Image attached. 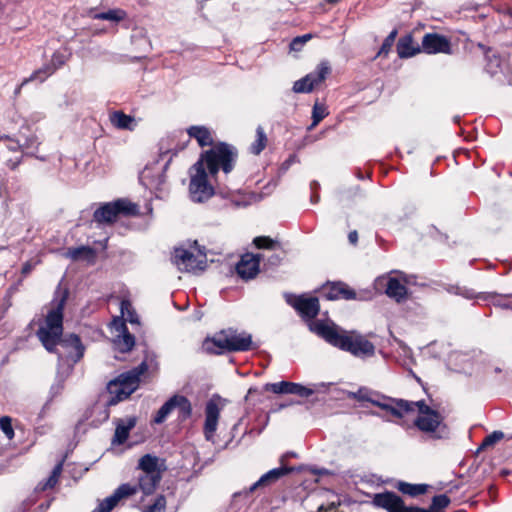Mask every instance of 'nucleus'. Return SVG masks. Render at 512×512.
<instances>
[{
	"mask_svg": "<svg viewBox=\"0 0 512 512\" xmlns=\"http://www.w3.org/2000/svg\"><path fill=\"white\" fill-rule=\"evenodd\" d=\"M127 17V13L123 9H110L105 12H91V18L97 20H105L113 23L123 21Z\"/></svg>",
	"mask_w": 512,
	"mask_h": 512,
	"instance_id": "nucleus-35",
	"label": "nucleus"
},
{
	"mask_svg": "<svg viewBox=\"0 0 512 512\" xmlns=\"http://www.w3.org/2000/svg\"><path fill=\"white\" fill-rule=\"evenodd\" d=\"M66 256L72 260H91L95 257V252L89 246H80L69 249L66 253Z\"/></svg>",
	"mask_w": 512,
	"mask_h": 512,
	"instance_id": "nucleus-37",
	"label": "nucleus"
},
{
	"mask_svg": "<svg viewBox=\"0 0 512 512\" xmlns=\"http://www.w3.org/2000/svg\"><path fill=\"white\" fill-rule=\"evenodd\" d=\"M309 329L330 345L357 358L366 359L375 355V345L357 331H345L333 323L320 320L310 322Z\"/></svg>",
	"mask_w": 512,
	"mask_h": 512,
	"instance_id": "nucleus-2",
	"label": "nucleus"
},
{
	"mask_svg": "<svg viewBox=\"0 0 512 512\" xmlns=\"http://www.w3.org/2000/svg\"><path fill=\"white\" fill-rule=\"evenodd\" d=\"M136 425V418L130 417L126 420H119L115 429L114 437L112 440L113 444L121 445L123 444L131 431Z\"/></svg>",
	"mask_w": 512,
	"mask_h": 512,
	"instance_id": "nucleus-30",
	"label": "nucleus"
},
{
	"mask_svg": "<svg viewBox=\"0 0 512 512\" xmlns=\"http://www.w3.org/2000/svg\"><path fill=\"white\" fill-rule=\"evenodd\" d=\"M137 213V205L125 200L118 199L101 205L95 210L93 219L98 224H112L119 215H135Z\"/></svg>",
	"mask_w": 512,
	"mask_h": 512,
	"instance_id": "nucleus-8",
	"label": "nucleus"
},
{
	"mask_svg": "<svg viewBox=\"0 0 512 512\" xmlns=\"http://www.w3.org/2000/svg\"><path fill=\"white\" fill-rule=\"evenodd\" d=\"M165 506H166L165 497L160 495L155 499L153 504L148 505L145 508L144 512H162V511H164Z\"/></svg>",
	"mask_w": 512,
	"mask_h": 512,
	"instance_id": "nucleus-48",
	"label": "nucleus"
},
{
	"mask_svg": "<svg viewBox=\"0 0 512 512\" xmlns=\"http://www.w3.org/2000/svg\"><path fill=\"white\" fill-rule=\"evenodd\" d=\"M237 274L243 279H252L259 272V255H245L236 265Z\"/></svg>",
	"mask_w": 512,
	"mask_h": 512,
	"instance_id": "nucleus-23",
	"label": "nucleus"
},
{
	"mask_svg": "<svg viewBox=\"0 0 512 512\" xmlns=\"http://www.w3.org/2000/svg\"><path fill=\"white\" fill-rule=\"evenodd\" d=\"M190 198L193 202L202 203L214 195V188L208 182V173L202 162H196L190 168Z\"/></svg>",
	"mask_w": 512,
	"mask_h": 512,
	"instance_id": "nucleus-7",
	"label": "nucleus"
},
{
	"mask_svg": "<svg viewBox=\"0 0 512 512\" xmlns=\"http://www.w3.org/2000/svg\"><path fill=\"white\" fill-rule=\"evenodd\" d=\"M237 158L238 151L234 146L219 143L203 152L197 162H202L209 174L216 176L220 170L229 174L234 169Z\"/></svg>",
	"mask_w": 512,
	"mask_h": 512,
	"instance_id": "nucleus-4",
	"label": "nucleus"
},
{
	"mask_svg": "<svg viewBox=\"0 0 512 512\" xmlns=\"http://www.w3.org/2000/svg\"><path fill=\"white\" fill-rule=\"evenodd\" d=\"M317 512H337V510L335 504L331 503L328 507L321 505Z\"/></svg>",
	"mask_w": 512,
	"mask_h": 512,
	"instance_id": "nucleus-55",
	"label": "nucleus"
},
{
	"mask_svg": "<svg viewBox=\"0 0 512 512\" xmlns=\"http://www.w3.org/2000/svg\"><path fill=\"white\" fill-rule=\"evenodd\" d=\"M64 56L61 54H54L51 59V63L43 66L42 68L34 71L30 77L25 78L21 84L16 88L15 94H19L20 90L23 86L31 81H38L39 83L43 82L48 76L53 74L56 69L61 67L64 64Z\"/></svg>",
	"mask_w": 512,
	"mask_h": 512,
	"instance_id": "nucleus-17",
	"label": "nucleus"
},
{
	"mask_svg": "<svg viewBox=\"0 0 512 512\" xmlns=\"http://www.w3.org/2000/svg\"><path fill=\"white\" fill-rule=\"evenodd\" d=\"M175 409H178L179 416L185 420L192 414V406L190 401L182 395H174Z\"/></svg>",
	"mask_w": 512,
	"mask_h": 512,
	"instance_id": "nucleus-38",
	"label": "nucleus"
},
{
	"mask_svg": "<svg viewBox=\"0 0 512 512\" xmlns=\"http://www.w3.org/2000/svg\"><path fill=\"white\" fill-rule=\"evenodd\" d=\"M0 160L6 163L11 169L19 165V144L15 139L0 135Z\"/></svg>",
	"mask_w": 512,
	"mask_h": 512,
	"instance_id": "nucleus-16",
	"label": "nucleus"
},
{
	"mask_svg": "<svg viewBox=\"0 0 512 512\" xmlns=\"http://www.w3.org/2000/svg\"><path fill=\"white\" fill-rule=\"evenodd\" d=\"M62 472V463H58L52 470V474L54 476H57L59 478L60 474Z\"/></svg>",
	"mask_w": 512,
	"mask_h": 512,
	"instance_id": "nucleus-57",
	"label": "nucleus"
},
{
	"mask_svg": "<svg viewBox=\"0 0 512 512\" xmlns=\"http://www.w3.org/2000/svg\"><path fill=\"white\" fill-rule=\"evenodd\" d=\"M219 194L224 197V198H229L231 200V202L237 206V207H240V206H246L248 205V202L247 201H244V200H238L237 199V195L231 193L230 191H223V190H219Z\"/></svg>",
	"mask_w": 512,
	"mask_h": 512,
	"instance_id": "nucleus-51",
	"label": "nucleus"
},
{
	"mask_svg": "<svg viewBox=\"0 0 512 512\" xmlns=\"http://www.w3.org/2000/svg\"><path fill=\"white\" fill-rule=\"evenodd\" d=\"M331 73V67L327 61H322L314 71L297 80L293 85L295 93H309L321 84Z\"/></svg>",
	"mask_w": 512,
	"mask_h": 512,
	"instance_id": "nucleus-10",
	"label": "nucleus"
},
{
	"mask_svg": "<svg viewBox=\"0 0 512 512\" xmlns=\"http://www.w3.org/2000/svg\"><path fill=\"white\" fill-rule=\"evenodd\" d=\"M490 294L493 295V297H490L487 301L493 299L492 303L495 306L500 307L502 309L512 310V302H507V301H503L501 299H496V294H494V293H490Z\"/></svg>",
	"mask_w": 512,
	"mask_h": 512,
	"instance_id": "nucleus-52",
	"label": "nucleus"
},
{
	"mask_svg": "<svg viewBox=\"0 0 512 512\" xmlns=\"http://www.w3.org/2000/svg\"><path fill=\"white\" fill-rule=\"evenodd\" d=\"M162 475L141 474L138 477V483L131 487L136 489V493L141 491L144 495H151L154 493L156 487L160 483Z\"/></svg>",
	"mask_w": 512,
	"mask_h": 512,
	"instance_id": "nucleus-28",
	"label": "nucleus"
},
{
	"mask_svg": "<svg viewBox=\"0 0 512 512\" xmlns=\"http://www.w3.org/2000/svg\"><path fill=\"white\" fill-rule=\"evenodd\" d=\"M50 506V502H47V503H42L40 506H39V509L44 512L46 511Z\"/></svg>",
	"mask_w": 512,
	"mask_h": 512,
	"instance_id": "nucleus-58",
	"label": "nucleus"
},
{
	"mask_svg": "<svg viewBox=\"0 0 512 512\" xmlns=\"http://www.w3.org/2000/svg\"><path fill=\"white\" fill-rule=\"evenodd\" d=\"M330 3H336L338 0H328Z\"/></svg>",
	"mask_w": 512,
	"mask_h": 512,
	"instance_id": "nucleus-63",
	"label": "nucleus"
},
{
	"mask_svg": "<svg viewBox=\"0 0 512 512\" xmlns=\"http://www.w3.org/2000/svg\"><path fill=\"white\" fill-rule=\"evenodd\" d=\"M328 115L327 109L324 105L315 103L312 109V124L309 126V130L316 127L326 116Z\"/></svg>",
	"mask_w": 512,
	"mask_h": 512,
	"instance_id": "nucleus-42",
	"label": "nucleus"
},
{
	"mask_svg": "<svg viewBox=\"0 0 512 512\" xmlns=\"http://www.w3.org/2000/svg\"><path fill=\"white\" fill-rule=\"evenodd\" d=\"M172 262L180 271H203L206 265V256L202 254L196 255L184 248H176L172 256Z\"/></svg>",
	"mask_w": 512,
	"mask_h": 512,
	"instance_id": "nucleus-9",
	"label": "nucleus"
},
{
	"mask_svg": "<svg viewBox=\"0 0 512 512\" xmlns=\"http://www.w3.org/2000/svg\"><path fill=\"white\" fill-rule=\"evenodd\" d=\"M187 133L191 138L196 139L201 147L213 144L211 131L205 126H191L187 129Z\"/></svg>",
	"mask_w": 512,
	"mask_h": 512,
	"instance_id": "nucleus-32",
	"label": "nucleus"
},
{
	"mask_svg": "<svg viewBox=\"0 0 512 512\" xmlns=\"http://www.w3.org/2000/svg\"><path fill=\"white\" fill-rule=\"evenodd\" d=\"M264 389L266 391H272L275 394H293L304 398L313 395L316 391L314 388L288 381L267 383L265 384Z\"/></svg>",
	"mask_w": 512,
	"mask_h": 512,
	"instance_id": "nucleus-14",
	"label": "nucleus"
},
{
	"mask_svg": "<svg viewBox=\"0 0 512 512\" xmlns=\"http://www.w3.org/2000/svg\"><path fill=\"white\" fill-rule=\"evenodd\" d=\"M135 494L136 489L131 487L130 483L122 484L114 491L111 496L100 501L97 508H95L92 512H110L121 499Z\"/></svg>",
	"mask_w": 512,
	"mask_h": 512,
	"instance_id": "nucleus-18",
	"label": "nucleus"
},
{
	"mask_svg": "<svg viewBox=\"0 0 512 512\" xmlns=\"http://www.w3.org/2000/svg\"><path fill=\"white\" fill-rule=\"evenodd\" d=\"M253 243L259 249H267L273 251V253L267 258V261L270 265L277 266L281 263L285 252L278 241H275L267 236H259L253 240Z\"/></svg>",
	"mask_w": 512,
	"mask_h": 512,
	"instance_id": "nucleus-19",
	"label": "nucleus"
},
{
	"mask_svg": "<svg viewBox=\"0 0 512 512\" xmlns=\"http://www.w3.org/2000/svg\"><path fill=\"white\" fill-rule=\"evenodd\" d=\"M291 305L300 313L303 318L314 319L319 312V301L316 297L299 296Z\"/></svg>",
	"mask_w": 512,
	"mask_h": 512,
	"instance_id": "nucleus-22",
	"label": "nucleus"
},
{
	"mask_svg": "<svg viewBox=\"0 0 512 512\" xmlns=\"http://www.w3.org/2000/svg\"><path fill=\"white\" fill-rule=\"evenodd\" d=\"M421 51L427 54H451V43L443 35L428 33L422 38Z\"/></svg>",
	"mask_w": 512,
	"mask_h": 512,
	"instance_id": "nucleus-15",
	"label": "nucleus"
},
{
	"mask_svg": "<svg viewBox=\"0 0 512 512\" xmlns=\"http://www.w3.org/2000/svg\"><path fill=\"white\" fill-rule=\"evenodd\" d=\"M311 38V34H304L302 36L295 37L290 43V49L293 51H300L303 45Z\"/></svg>",
	"mask_w": 512,
	"mask_h": 512,
	"instance_id": "nucleus-49",
	"label": "nucleus"
},
{
	"mask_svg": "<svg viewBox=\"0 0 512 512\" xmlns=\"http://www.w3.org/2000/svg\"><path fill=\"white\" fill-rule=\"evenodd\" d=\"M204 347L208 352L222 354L226 351H248L252 348V336L246 332L238 333L233 329L222 330L212 339H207Z\"/></svg>",
	"mask_w": 512,
	"mask_h": 512,
	"instance_id": "nucleus-6",
	"label": "nucleus"
},
{
	"mask_svg": "<svg viewBox=\"0 0 512 512\" xmlns=\"http://www.w3.org/2000/svg\"><path fill=\"white\" fill-rule=\"evenodd\" d=\"M137 468L142 471V474L162 475L166 469L164 461L159 457L151 454L143 455L139 461Z\"/></svg>",
	"mask_w": 512,
	"mask_h": 512,
	"instance_id": "nucleus-24",
	"label": "nucleus"
},
{
	"mask_svg": "<svg viewBox=\"0 0 512 512\" xmlns=\"http://www.w3.org/2000/svg\"><path fill=\"white\" fill-rule=\"evenodd\" d=\"M0 429L8 440H12L15 436L14 429L12 427V418L9 416L0 417Z\"/></svg>",
	"mask_w": 512,
	"mask_h": 512,
	"instance_id": "nucleus-45",
	"label": "nucleus"
},
{
	"mask_svg": "<svg viewBox=\"0 0 512 512\" xmlns=\"http://www.w3.org/2000/svg\"><path fill=\"white\" fill-rule=\"evenodd\" d=\"M318 186H319V184H318L316 181H313V182L311 183V189H312V190L316 189Z\"/></svg>",
	"mask_w": 512,
	"mask_h": 512,
	"instance_id": "nucleus-59",
	"label": "nucleus"
},
{
	"mask_svg": "<svg viewBox=\"0 0 512 512\" xmlns=\"http://www.w3.org/2000/svg\"><path fill=\"white\" fill-rule=\"evenodd\" d=\"M421 52V47L414 46L413 37L406 35L401 37L397 43V53L400 58H409Z\"/></svg>",
	"mask_w": 512,
	"mask_h": 512,
	"instance_id": "nucleus-31",
	"label": "nucleus"
},
{
	"mask_svg": "<svg viewBox=\"0 0 512 512\" xmlns=\"http://www.w3.org/2000/svg\"><path fill=\"white\" fill-rule=\"evenodd\" d=\"M348 240L351 244L355 245L358 241V233L357 231H351L349 234H348Z\"/></svg>",
	"mask_w": 512,
	"mask_h": 512,
	"instance_id": "nucleus-56",
	"label": "nucleus"
},
{
	"mask_svg": "<svg viewBox=\"0 0 512 512\" xmlns=\"http://www.w3.org/2000/svg\"><path fill=\"white\" fill-rule=\"evenodd\" d=\"M110 121L114 127L123 130H134L136 121L132 116L126 115L121 111H115L110 116Z\"/></svg>",
	"mask_w": 512,
	"mask_h": 512,
	"instance_id": "nucleus-33",
	"label": "nucleus"
},
{
	"mask_svg": "<svg viewBox=\"0 0 512 512\" xmlns=\"http://www.w3.org/2000/svg\"><path fill=\"white\" fill-rule=\"evenodd\" d=\"M294 469L292 467H288L285 465H282L278 468H274L263 474L254 484H252L247 490H244L243 493L245 495L252 493L256 491L257 489H262L268 486H271L275 482H277L282 477L288 475L291 473ZM240 493H235L234 497H237L238 495H241Z\"/></svg>",
	"mask_w": 512,
	"mask_h": 512,
	"instance_id": "nucleus-13",
	"label": "nucleus"
},
{
	"mask_svg": "<svg viewBox=\"0 0 512 512\" xmlns=\"http://www.w3.org/2000/svg\"><path fill=\"white\" fill-rule=\"evenodd\" d=\"M15 141H17L19 144L20 159L22 158L23 154L34 155L40 144L38 137L32 132H21Z\"/></svg>",
	"mask_w": 512,
	"mask_h": 512,
	"instance_id": "nucleus-27",
	"label": "nucleus"
},
{
	"mask_svg": "<svg viewBox=\"0 0 512 512\" xmlns=\"http://www.w3.org/2000/svg\"><path fill=\"white\" fill-rule=\"evenodd\" d=\"M64 388V378L57 376L55 382L50 388V400L58 396Z\"/></svg>",
	"mask_w": 512,
	"mask_h": 512,
	"instance_id": "nucleus-50",
	"label": "nucleus"
},
{
	"mask_svg": "<svg viewBox=\"0 0 512 512\" xmlns=\"http://www.w3.org/2000/svg\"><path fill=\"white\" fill-rule=\"evenodd\" d=\"M373 395V392L368 390L367 388L361 387L356 392H349L348 397L351 399H355L357 401H370V397Z\"/></svg>",
	"mask_w": 512,
	"mask_h": 512,
	"instance_id": "nucleus-46",
	"label": "nucleus"
},
{
	"mask_svg": "<svg viewBox=\"0 0 512 512\" xmlns=\"http://www.w3.org/2000/svg\"><path fill=\"white\" fill-rule=\"evenodd\" d=\"M147 364L142 362L137 367L120 374L115 379L107 384V392L109 399L107 400L108 406L116 405L117 403L127 399L134 391L137 390L140 382V377L146 372Z\"/></svg>",
	"mask_w": 512,
	"mask_h": 512,
	"instance_id": "nucleus-5",
	"label": "nucleus"
},
{
	"mask_svg": "<svg viewBox=\"0 0 512 512\" xmlns=\"http://www.w3.org/2000/svg\"><path fill=\"white\" fill-rule=\"evenodd\" d=\"M284 458H285V456H282V457H281V462H282V463L284 462Z\"/></svg>",
	"mask_w": 512,
	"mask_h": 512,
	"instance_id": "nucleus-64",
	"label": "nucleus"
},
{
	"mask_svg": "<svg viewBox=\"0 0 512 512\" xmlns=\"http://www.w3.org/2000/svg\"><path fill=\"white\" fill-rule=\"evenodd\" d=\"M406 282L405 277L402 278V281L396 277H389L385 288L386 295L398 303L404 301L407 296V288L404 284Z\"/></svg>",
	"mask_w": 512,
	"mask_h": 512,
	"instance_id": "nucleus-26",
	"label": "nucleus"
},
{
	"mask_svg": "<svg viewBox=\"0 0 512 512\" xmlns=\"http://www.w3.org/2000/svg\"><path fill=\"white\" fill-rule=\"evenodd\" d=\"M503 437H504V433L502 431H494L484 438L480 448L484 449L486 447L493 446L498 441L503 439Z\"/></svg>",
	"mask_w": 512,
	"mask_h": 512,
	"instance_id": "nucleus-47",
	"label": "nucleus"
},
{
	"mask_svg": "<svg viewBox=\"0 0 512 512\" xmlns=\"http://www.w3.org/2000/svg\"><path fill=\"white\" fill-rule=\"evenodd\" d=\"M254 392H256V389L250 388L249 391H248V394H252Z\"/></svg>",
	"mask_w": 512,
	"mask_h": 512,
	"instance_id": "nucleus-61",
	"label": "nucleus"
},
{
	"mask_svg": "<svg viewBox=\"0 0 512 512\" xmlns=\"http://www.w3.org/2000/svg\"><path fill=\"white\" fill-rule=\"evenodd\" d=\"M119 330H121V334H119L113 342L115 349L121 353L129 352L135 345V338L128 332L123 322L119 323Z\"/></svg>",
	"mask_w": 512,
	"mask_h": 512,
	"instance_id": "nucleus-29",
	"label": "nucleus"
},
{
	"mask_svg": "<svg viewBox=\"0 0 512 512\" xmlns=\"http://www.w3.org/2000/svg\"><path fill=\"white\" fill-rule=\"evenodd\" d=\"M369 402L397 418H402L405 415V410L411 407L407 400L386 398L374 392Z\"/></svg>",
	"mask_w": 512,
	"mask_h": 512,
	"instance_id": "nucleus-12",
	"label": "nucleus"
},
{
	"mask_svg": "<svg viewBox=\"0 0 512 512\" xmlns=\"http://www.w3.org/2000/svg\"><path fill=\"white\" fill-rule=\"evenodd\" d=\"M447 291L451 294L462 296L466 299H479L486 301L490 297H493L491 294H485V293H476L473 289L467 288V287H460V286H450Z\"/></svg>",
	"mask_w": 512,
	"mask_h": 512,
	"instance_id": "nucleus-34",
	"label": "nucleus"
},
{
	"mask_svg": "<svg viewBox=\"0 0 512 512\" xmlns=\"http://www.w3.org/2000/svg\"><path fill=\"white\" fill-rule=\"evenodd\" d=\"M266 143L267 137L264 132V129L261 126H258L256 129V139L251 144L250 151L255 155H259L266 147Z\"/></svg>",
	"mask_w": 512,
	"mask_h": 512,
	"instance_id": "nucleus-39",
	"label": "nucleus"
},
{
	"mask_svg": "<svg viewBox=\"0 0 512 512\" xmlns=\"http://www.w3.org/2000/svg\"><path fill=\"white\" fill-rule=\"evenodd\" d=\"M168 163L162 168L146 167L141 173L140 180L151 190H161L166 182L165 169Z\"/></svg>",
	"mask_w": 512,
	"mask_h": 512,
	"instance_id": "nucleus-21",
	"label": "nucleus"
},
{
	"mask_svg": "<svg viewBox=\"0 0 512 512\" xmlns=\"http://www.w3.org/2000/svg\"><path fill=\"white\" fill-rule=\"evenodd\" d=\"M372 504L387 512H414V507H406L401 497L391 491L374 494Z\"/></svg>",
	"mask_w": 512,
	"mask_h": 512,
	"instance_id": "nucleus-11",
	"label": "nucleus"
},
{
	"mask_svg": "<svg viewBox=\"0 0 512 512\" xmlns=\"http://www.w3.org/2000/svg\"><path fill=\"white\" fill-rule=\"evenodd\" d=\"M311 200H312V202H318L319 201V196L314 194L312 196Z\"/></svg>",
	"mask_w": 512,
	"mask_h": 512,
	"instance_id": "nucleus-60",
	"label": "nucleus"
},
{
	"mask_svg": "<svg viewBox=\"0 0 512 512\" xmlns=\"http://www.w3.org/2000/svg\"><path fill=\"white\" fill-rule=\"evenodd\" d=\"M67 299V293H64L60 299L53 302V307L48 311L44 323L39 327L37 336L45 349L49 352H55V347L60 344L65 348L74 350L73 361L77 362L83 357L84 347L80 338L76 334H70L65 339H61L63 333V309Z\"/></svg>",
	"mask_w": 512,
	"mask_h": 512,
	"instance_id": "nucleus-1",
	"label": "nucleus"
},
{
	"mask_svg": "<svg viewBox=\"0 0 512 512\" xmlns=\"http://www.w3.org/2000/svg\"><path fill=\"white\" fill-rule=\"evenodd\" d=\"M323 294L328 300L336 299H356V293L350 289L346 284L338 282L332 283L324 287Z\"/></svg>",
	"mask_w": 512,
	"mask_h": 512,
	"instance_id": "nucleus-25",
	"label": "nucleus"
},
{
	"mask_svg": "<svg viewBox=\"0 0 512 512\" xmlns=\"http://www.w3.org/2000/svg\"><path fill=\"white\" fill-rule=\"evenodd\" d=\"M120 309H121V314L123 317H125L126 321H129L131 324L139 323L138 316L129 300H122Z\"/></svg>",
	"mask_w": 512,
	"mask_h": 512,
	"instance_id": "nucleus-41",
	"label": "nucleus"
},
{
	"mask_svg": "<svg viewBox=\"0 0 512 512\" xmlns=\"http://www.w3.org/2000/svg\"><path fill=\"white\" fill-rule=\"evenodd\" d=\"M58 482V477L57 476H54L52 473L50 474V476L48 477V479L46 480V482L44 484H39V489L44 491L46 489H49V488H53L56 483Z\"/></svg>",
	"mask_w": 512,
	"mask_h": 512,
	"instance_id": "nucleus-53",
	"label": "nucleus"
},
{
	"mask_svg": "<svg viewBox=\"0 0 512 512\" xmlns=\"http://www.w3.org/2000/svg\"><path fill=\"white\" fill-rule=\"evenodd\" d=\"M175 409L174 396L168 399L157 411L154 422L156 424L163 423L169 414Z\"/></svg>",
	"mask_w": 512,
	"mask_h": 512,
	"instance_id": "nucleus-40",
	"label": "nucleus"
},
{
	"mask_svg": "<svg viewBox=\"0 0 512 512\" xmlns=\"http://www.w3.org/2000/svg\"><path fill=\"white\" fill-rule=\"evenodd\" d=\"M503 297L512 298V293L511 294H507V295H503Z\"/></svg>",
	"mask_w": 512,
	"mask_h": 512,
	"instance_id": "nucleus-62",
	"label": "nucleus"
},
{
	"mask_svg": "<svg viewBox=\"0 0 512 512\" xmlns=\"http://www.w3.org/2000/svg\"><path fill=\"white\" fill-rule=\"evenodd\" d=\"M220 408L214 400H209L205 406L204 435L207 441H213L217 430Z\"/></svg>",
	"mask_w": 512,
	"mask_h": 512,
	"instance_id": "nucleus-20",
	"label": "nucleus"
},
{
	"mask_svg": "<svg viewBox=\"0 0 512 512\" xmlns=\"http://www.w3.org/2000/svg\"><path fill=\"white\" fill-rule=\"evenodd\" d=\"M34 268V264L31 263V262H26L23 264L22 266V269H21V273L24 277H26Z\"/></svg>",
	"mask_w": 512,
	"mask_h": 512,
	"instance_id": "nucleus-54",
	"label": "nucleus"
},
{
	"mask_svg": "<svg viewBox=\"0 0 512 512\" xmlns=\"http://www.w3.org/2000/svg\"><path fill=\"white\" fill-rule=\"evenodd\" d=\"M398 489L404 494H408L410 496H417L426 492V485H414L405 482H400Z\"/></svg>",
	"mask_w": 512,
	"mask_h": 512,
	"instance_id": "nucleus-44",
	"label": "nucleus"
},
{
	"mask_svg": "<svg viewBox=\"0 0 512 512\" xmlns=\"http://www.w3.org/2000/svg\"><path fill=\"white\" fill-rule=\"evenodd\" d=\"M398 31L397 29L392 30L389 35L385 38L383 44L381 45L377 57H387L389 52L391 51V48L395 42V39L397 37Z\"/></svg>",
	"mask_w": 512,
	"mask_h": 512,
	"instance_id": "nucleus-43",
	"label": "nucleus"
},
{
	"mask_svg": "<svg viewBox=\"0 0 512 512\" xmlns=\"http://www.w3.org/2000/svg\"><path fill=\"white\" fill-rule=\"evenodd\" d=\"M410 408L405 410V414L414 412L416 409L418 415L414 420L415 427L433 440H443L450 437V429L444 422V417L435 409L431 408L424 400L408 401Z\"/></svg>",
	"mask_w": 512,
	"mask_h": 512,
	"instance_id": "nucleus-3",
	"label": "nucleus"
},
{
	"mask_svg": "<svg viewBox=\"0 0 512 512\" xmlns=\"http://www.w3.org/2000/svg\"><path fill=\"white\" fill-rule=\"evenodd\" d=\"M450 499L445 494L434 496L428 509L414 507V512H444L449 505Z\"/></svg>",
	"mask_w": 512,
	"mask_h": 512,
	"instance_id": "nucleus-36",
	"label": "nucleus"
}]
</instances>
